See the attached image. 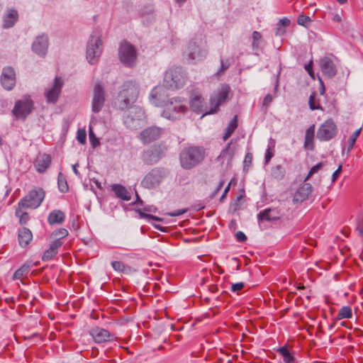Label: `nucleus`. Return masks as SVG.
<instances>
[{
  "instance_id": "f257e3e1",
  "label": "nucleus",
  "mask_w": 363,
  "mask_h": 363,
  "mask_svg": "<svg viewBox=\"0 0 363 363\" xmlns=\"http://www.w3.org/2000/svg\"><path fill=\"white\" fill-rule=\"evenodd\" d=\"M206 157V151L201 146H190L182 150L179 155V162L184 169H191L199 164Z\"/></svg>"
},
{
  "instance_id": "f03ea898",
  "label": "nucleus",
  "mask_w": 363,
  "mask_h": 363,
  "mask_svg": "<svg viewBox=\"0 0 363 363\" xmlns=\"http://www.w3.org/2000/svg\"><path fill=\"white\" fill-rule=\"evenodd\" d=\"M139 94V87L133 82H127L123 84V89L119 92L116 99V105L118 108L124 110L130 108Z\"/></svg>"
},
{
  "instance_id": "7ed1b4c3",
  "label": "nucleus",
  "mask_w": 363,
  "mask_h": 363,
  "mask_svg": "<svg viewBox=\"0 0 363 363\" xmlns=\"http://www.w3.org/2000/svg\"><path fill=\"white\" fill-rule=\"evenodd\" d=\"M183 55L190 62L202 61L208 55L206 43L201 38L196 37L191 39L186 44Z\"/></svg>"
},
{
  "instance_id": "20e7f679",
  "label": "nucleus",
  "mask_w": 363,
  "mask_h": 363,
  "mask_svg": "<svg viewBox=\"0 0 363 363\" xmlns=\"http://www.w3.org/2000/svg\"><path fill=\"white\" fill-rule=\"evenodd\" d=\"M187 110L188 107L184 99L179 97L172 98L166 103L162 116L169 120L180 119Z\"/></svg>"
},
{
  "instance_id": "39448f33",
  "label": "nucleus",
  "mask_w": 363,
  "mask_h": 363,
  "mask_svg": "<svg viewBox=\"0 0 363 363\" xmlns=\"http://www.w3.org/2000/svg\"><path fill=\"white\" fill-rule=\"evenodd\" d=\"M102 45L99 30H94L88 40L86 50V58L90 65H95L99 61L102 52Z\"/></svg>"
},
{
  "instance_id": "423d86ee",
  "label": "nucleus",
  "mask_w": 363,
  "mask_h": 363,
  "mask_svg": "<svg viewBox=\"0 0 363 363\" xmlns=\"http://www.w3.org/2000/svg\"><path fill=\"white\" fill-rule=\"evenodd\" d=\"M186 82V74L179 67L169 68L164 74V85L171 90L182 88Z\"/></svg>"
},
{
  "instance_id": "0eeeda50",
  "label": "nucleus",
  "mask_w": 363,
  "mask_h": 363,
  "mask_svg": "<svg viewBox=\"0 0 363 363\" xmlns=\"http://www.w3.org/2000/svg\"><path fill=\"white\" fill-rule=\"evenodd\" d=\"M137 50L130 43L127 41H124L121 43L118 56L120 61L128 67H133L136 65L137 61Z\"/></svg>"
},
{
  "instance_id": "6e6552de",
  "label": "nucleus",
  "mask_w": 363,
  "mask_h": 363,
  "mask_svg": "<svg viewBox=\"0 0 363 363\" xmlns=\"http://www.w3.org/2000/svg\"><path fill=\"white\" fill-rule=\"evenodd\" d=\"M34 102L30 96H25L23 99L16 101L12 113L17 119H26L34 110Z\"/></svg>"
},
{
  "instance_id": "1a4fd4ad",
  "label": "nucleus",
  "mask_w": 363,
  "mask_h": 363,
  "mask_svg": "<svg viewBox=\"0 0 363 363\" xmlns=\"http://www.w3.org/2000/svg\"><path fill=\"white\" fill-rule=\"evenodd\" d=\"M44 197L45 192L42 189L31 190L19 201L18 206L36 208L41 204Z\"/></svg>"
},
{
  "instance_id": "9d476101",
  "label": "nucleus",
  "mask_w": 363,
  "mask_h": 363,
  "mask_svg": "<svg viewBox=\"0 0 363 363\" xmlns=\"http://www.w3.org/2000/svg\"><path fill=\"white\" fill-rule=\"evenodd\" d=\"M230 90V86L228 84H222L218 88L211 96V108L206 114L216 113L218 110L219 106L226 101Z\"/></svg>"
},
{
  "instance_id": "9b49d317",
  "label": "nucleus",
  "mask_w": 363,
  "mask_h": 363,
  "mask_svg": "<svg viewBox=\"0 0 363 363\" xmlns=\"http://www.w3.org/2000/svg\"><path fill=\"white\" fill-rule=\"evenodd\" d=\"M106 101L105 89L100 82H96L93 88V96L91 100V111L99 113L104 106Z\"/></svg>"
},
{
  "instance_id": "f8f14e48",
  "label": "nucleus",
  "mask_w": 363,
  "mask_h": 363,
  "mask_svg": "<svg viewBox=\"0 0 363 363\" xmlns=\"http://www.w3.org/2000/svg\"><path fill=\"white\" fill-rule=\"evenodd\" d=\"M166 133L165 129L157 126H150L140 133L138 138L143 144H149L160 139Z\"/></svg>"
},
{
  "instance_id": "ddd939ff",
  "label": "nucleus",
  "mask_w": 363,
  "mask_h": 363,
  "mask_svg": "<svg viewBox=\"0 0 363 363\" xmlns=\"http://www.w3.org/2000/svg\"><path fill=\"white\" fill-rule=\"evenodd\" d=\"M144 118V111L139 106L131 107L124 116V123L130 129H137Z\"/></svg>"
},
{
  "instance_id": "4468645a",
  "label": "nucleus",
  "mask_w": 363,
  "mask_h": 363,
  "mask_svg": "<svg viewBox=\"0 0 363 363\" xmlns=\"http://www.w3.org/2000/svg\"><path fill=\"white\" fill-rule=\"evenodd\" d=\"M164 177L163 172L160 169H152L141 182V185L146 189H155L158 186Z\"/></svg>"
},
{
  "instance_id": "2eb2a0df",
  "label": "nucleus",
  "mask_w": 363,
  "mask_h": 363,
  "mask_svg": "<svg viewBox=\"0 0 363 363\" xmlns=\"http://www.w3.org/2000/svg\"><path fill=\"white\" fill-rule=\"evenodd\" d=\"M0 81L4 89L12 90L16 83V76L13 68L9 66L4 67Z\"/></svg>"
},
{
  "instance_id": "dca6fc26",
  "label": "nucleus",
  "mask_w": 363,
  "mask_h": 363,
  "mask_svg": "<svg viewBox=\"0 0 363 363\" xmlns=\"http://www.w3.org/2000/svg\"><path fill=\"white\" fill-rule=\"evenodd\" d=\"M336 135V125L331 120L326 121L320 125L317 133V138L320 140L327 141Z\"/></svg>"
},
{
  "instance_id": "f3484780",
  "label": "nucleus",
  "mask_w": 363,
  "mask_h": 363,
  "mask_svg": "<svg viewBox=\"0 0 363 363\" xmlns=\"http://www.w3.org/2000/svg\"><path fill=\"white\" fill-rule=\"evenodd\" d=\"M63 82L60 77L55 78L53 84L45 92V96L48 103L55 104L60 95Z\"/></svg>"
},
{
  "instance_id": "a211bd4d",
  "label": "nucleus",
  "mask_w": 363,
  "mask_h": 363,
  "mask_svg": "<svg viewBox=\"0 0 363 363\" xmlns=\"http://www.w3.org/2000/svg\"><path fill=\"white\" fill-rule=\"evenodd\" d=\"M49 45L48 37L46 34L38 35L32 44V50L39 56L44 57L47 54Z\"/></svg>"
},
{
  "instance_id": "6ab92c4d",
  "label": "nucleus",
  "mask_w": 363,
  "mask_h": 363,
  "mask_svg": "<svg viewBox=\"0 0 363 363\" xmlns=\"http://www.w3.org/2000/svg\"><path fill=\"white\" fill-rule=\"evenodd\" d=\"M165 150L166 147L164 146L159 145L158 147H154L144 152L143 155V160L145 163L150 164L156 163Z\"/></svg>"
},
{
  "instance_id": "aec40b11",
  "label": "nucleus",
  "mask_w": 363,
  "mask_h": 363,
  "mask_svg": "<svg viewBox=\"0 0 363 363\" xmlns=\"http://www.w3.org/2000/svg\"><path fill=\"white\" fill-rule=\"evenodd\" d=\"M320 67L323 74L329 79L334 77L337 73L335 65L329 57H323L320 60Z\"/></svg>"
},
{
  "instance_id": "412c9836",
  "label": "nucleus",
  "mask_w": 363,
  "mask_h": 363,
  "mask_svg": "<svg viewBox=\"0 0 363 363\" xmlns=\"http://www.w3.org/2000/svg\"><path fill=\"white\" fill-rule=\"evenodd\" d=\"M90 335L93 337L95 342L102 343L111 340L114 335L107 330L96 327L92 328Z\"/></svg>"
},
{
  "instance_id": "4be33fe9",
  "label": "nucleus",
  "mask_w": 363,
  "mask_h": 363,
  "mask_svg": "<svg viewBox=\"0 0 363 363\" xmlns=\"http://www.w3.org/2000/svg\"><path fill=\"white\" fill-rule=\"evenodd\" d=\"M311 191V185L309 183H304L295 192L293 198V201L294 203L303 202L308 197Z\"/></svg>"
},
{
  "instance_id": "5701e85b",
  "label": "nucleus",
  "mask_w": 363,
  "mask_h": 363,
  "mask_svg": "<svg viewBox=\"0 0 363 363\" xmlns=\"http://www.w3.org/2000/svg\"><path fill=\"white\" fill-rule=\"evenodd\" d=\"M282 213L278 208H267L261 211L257 216L258 220L272 221L279 219Z\"/></svg>"
},
{
  "instance_id": "b1692460",
  "label": "nucleus",
  "mask_w": 363,
  "mask_h": 363,
  "mask_svg": "<svg viewBox=\"0 0 363 363\" xmlns=\"http://www.w3.org/2000/svg\"><path fill=\"white\" fill-rule=\"evenodd\" d=\"M18 18V13L16 10L9 9L6 11L3 17L2 27L5 29L12 28Z\"/></svg>"
},
{
  "instance_id": "393cba45",
  "label": "nucleus",
  "mask_w": 363,
  "mask_h": 363,
  "mask_svg": "<svg viewBox=\"0 0 363 363\" xmlns=\"http://www.w3.org/2000/svg\"><path fill=\"white\" fill-rule=\"evenodd\" d=\"M63 245L62 240L55 239L50 245V247L45 251L42 256V260L44 262L52 259L58 252V249Z\"/></svg>"
},
{
  "instance_id": "a878e982",
  "label": "nucleus",
  "mask_w": 363,
  "mask_h": 363,
  "mask_svg": "<svg viewBox=\"0 0 363 363\" xmlns=\"http://www.w3.org/2000/svg\"><path fill=\"white\" fill-rule=\"evenodd\" d=\"M157 211V208L154 206H147L144 207L143 211L138 209L137 210V212L140 215V218L145 219L147 222L151 223L152 220L155 221H162V219L160 217L152 216L149 213H146L145 212H150V213H156Z\"/></svg>"
},
{
  "instance_id": "bb28decb",
  "label": "nucleus",
  "mask_w": 363,
  "mask_h": 363,
  "mask_svg": "<svg viewBox=\"0 0 363 363\" xmlns=\"http://www.w3.org/2000/svg\"><path fill=\"white\" fill-rule=\"evenodd\" d=\"M51 164V157L49 155L44 154L38 157L35 162L36 170L43 173L45 172Z\"/></svg>"
},
{
  "instance_id": "cd10ccee",
  "label": "nucleus",
  "mask_w": 363,
  "mask_h": 363,
  "mask_svg": "<svg viewBox=\"0 0 363 363\" xmlns=\"http://www.w3.org/2000/svg\"><path fill=\"white\" fill-rule=\"evenodd\" d=\"M111 190L118 198L126 201L130 200V194L124 186L115 184L111 186Z\"/></svg>"
},
{
  "instance_id": "c85d7f7f",
  "label": "nucleus",
  "mask_w": 363,
  "mask_h": 363,
  "mask_svg": "<svg viewBox=\"0 0 363 363\" xmlns=\"http://www.w3.org/2000/svg\"><path fill=\"white\" fill-rule=\"evenodd\" d=\"M32 240L33 235L28 228H23L18 230V242L21 247H26Z\"/></svg>"
},
{
  "instance_id": "c756f323",
  "label": "nucleus",
  "mask_w": 363,
  "mask_h": 363,
  "mask_svg": "<svg viewBox=\"0 0 363 363\" xmlns=\"http://www.w3.org/2000/svg\"><path fill=\"white\" fill-rule=\"evenodd\" d=\"M65 215L60 210H55L49 213L48 221L50 225L61 224L65 221Z\"/></svg>"
},
{
  "instance_id": "7c9ffc66",
  "label": "nucleus",
  "mask_w": 363,
  "mask_h": 363,
  "mask_svg": "<svg viewBox=\"0 0 363 363\" xmlns=\"http://www.w3.org/2000/svg\"><path fill=\"white\" fill-rule=\"evenodd\" d=\"M315 134V125H311L306 131L304 147L312 150L314 148L313 138Z\"/></svg>"
},
{
  "instance_id": "2f4dec72",
  "label": "nucleus",
  "mask_w": 363,
  "mask_h": 363,
  "mask_svg": "<svg viewBox=\"0 0 363 363\" xmlns=\"http://www.w3.org/2000/svg\"><path fill=\"white\" fill-rule=\"evenodd\" d=\"M190 107L194 112L201 113L203 107V98L200 95L193 96L191 99Z\"/></svg>"
},
{
  "instance_id": "473e14b6",
  "label": "nucleus",
  "mask_w": 363,
  "mask_h": 363,
  "mask_svg": "<svg viewBox=\"0 0 363 363\" xmlns=\"http://www.w3.org/2000/svg\"><path fill=\"white\" fill-rule=\"evenodd\" d=\"M290 24V20L287 18H281L277 23L275 35L281 36L286 33V28Z\"/></svg>"
},
{
  "instance_id": "72a5a7b5",
  "label": "nucleus",
  "mask_w": 363,
  "mask_h": 363,
  "mask_svg": "<svg viewBox=\"0 0 363 363\" xmlns=\"http://www.w3.org/2000/svg\"><path fill=\"white\" fill-rule=\"evenodd\" d=\"M238 127V121H237V116H235L230 121L228 125L227 126L225 129V132L223 135V140H228L231 135L233 133V132L235 130V129Z\"/></svg>"
},
{
  "instance_id": "f704fd0d",
  "label": "nucleus",
  "mask_w": 363,
  "mask_h": 363,
  "mask_svg": "<svg viewBox=\"0 0 363 363\" xmlns=\"http://www.w3.org/2000/svg\"><path fill=\"white\" fill-rule=\"evenodd\" d=\"M277 352L282 355L285 363H296L294 357L289 352L286 347H279Z\"/></svg>"
},
{
  "instance_id": "c9c22d12",
  "label": "nucleus",
  "mask_w": 363,
  "mask_h": 363,
  "mask_svg": "<svg viewBox=\"0 0 363 363\" xmlns=\"http://www.w3.org/2000/svg\"><path fill=\"white\" fill-rule=\"evenodd\" d=\"M232 141H230L226 147L222 150L220 155L217 157L218 160H220L221 157L228 155L230 159H232L235 153V147H231Z\"/></svg>"
},
{
  "instance_id": "e433bc0d",
  "label": "nucleus",
  "mask_w": 363,
  "mask_h": 363,
  "mask_svg": "<svg viewBox=\"0 0 363 363\" xmlns=\"http://www.w3.org/2000/svg\"><path fill=\"white\" fill-rule=\"evenodd\" d=\"M30 271V267L28 265H23L21 267H20L18 269H17L13 276V279H20L26 274H28Z\"/></svg>"
},
{
  "instance_id": "4c0bfd02",
  "label": "nucleus",
  "mask_w": 363,
  "mask_h": 363,
  "mask_svg": "<svg viewBox=\"0 0 363 363\" xmlns=\"http://www.w3.org/2000/svg\"><path fill=\"white\" fill-rule=\"evenodd\" d=\"M57 184H58L59 190L61 192L65 193L68 191L69 186H68L67 182L66 181L65 178L64 177L63 174L61 172H60L58 174Z\"/></svg>"
},
{
  "instance_id": "58836bf2",
  "label": "nucleus",
  "mask_w": 363,
  "mask_h": 363,
  "mask_svg": "<svg viewBox=\"0 0 363 363\" xmlns=\"http://www.w3.org/2000/svg\"><path fill=\"white\" fill-rule=\"evenodd\" d=\"M362 131V128H358L356 130L352 135L350 136L349 140H348V145H347V152H350L352 148L354 147V145L357 141V138L359 136Z\"/></svg>"
},
{
  "instance_id": "ea45409f",
  "label": "nucleus",
  "mask_w": 363,
  "mask_h": 363,
  "mask_svg": "<svg viewBox=\"0 0 363 363\" xmlns=\"http://www.w3.org/2000/svg\"><path fill=\"white\" fill-rule=\"evenodd\" d=\"M352 316V308L350 306H343L340 308L338 314L337 318L339 320L343 318H350Z\"/></svg>"
},
{
  "instance_id": "a19ab883",
  "label": "nucleus",
  "mask_w": 363,
  "mask_h": 363,
  "mask_svg": "<svg viewBox=\"0 0 363 363\" xmlns=\"http://www.w3.org/2000/svg\"><path fill=\"white\" fill-rule=\"evenodd\" d=\"M284 167L280 164L276 165L272 169V177L277 179H281L284 177Z\"/></svg>"
},
{
  "instance_id": "79ce46f5",
  "label": "nucleus",
  "mask_w": 363,
  "mask_h": 363,
  "mask_svg": "<svg viewBox=\"0 0 363 363\" xmlns=\"http://www.w3.org/2000/svg\"><path fill=\"white\" fill-rule=\"evenodd\" d=\"M22 207H19L16 211V215L19 217V221L21 224H26L28 220V214L26 212H22Z\"/></svg>"
},
{
  "instance_id": "37998d69",
  "label": "nucleus",
  "mask_w": 363,
  "mask_h": 363,
  "mask_svg": "<svg viewBox=\"0 0 363 363\" xmlns=\"http://www.w3.org/2000/svg\"><path fill=\"white\" fill-rule=\"evenodd\" d=\"M89 141L93 148H96L100 145L99 138L95 135L92 128L90 127L89 130Z\"/></svg>"
},
{
  "instance_id": "c03bdc74",
  "label": "nucleus",
  "mask_w": 363,
  "mask_h": 363,
  "mask_svg": "<svg viewBox=\"0 0 363 363\" xmlns=\"http://www.w3.org/2000/svg\"><path fill=\"white\" fill-rule=\"evenodd\" d=\"M311 19L306 15L301 14L298 17L297 23L298 25L304 27H308L311 24Z\"/></svg>"
},
{
  "instance_id": "a18cd8bd",
  "label": "nucleus",
  "mask_w": 363,
  "mask_h": 363,
  "mask_svg": "<svg viewBox=\"0 0 363 363\" xmlns=\"http://www.w3.org/2000/svg\"><path fill=\"white\" fill-rule=\"evenodd\" d=\"M52 235L57 238L56 239H60L62 240V239L68 235V231L65 228H60L54 231Z\"/></svg>"
},
{
  "instance_id": "49530a36",
  "label": "nucleus",
  "mask_w": 363,
  "mask_h": 363,
  "mask_svg": "<svg viewBox=\"0 0 363 363\" xmlns=\"http://www.w3.org/2000/svg\"><path fill=\"white\" fill-rule=\"evenodd\" d=\"M111 266L114 270L120 272H124L127 268L123 262H118V261L112 262Z\"/></svg>"
},
{
  "instance_id": "de8ad7c7",
  "label": "nucleus",
  "mask_w": 363,
  "mask_h": 363,
  "mask_svg": "<svg viewBox=\"0 0 363 363\" xmlns=\"http://www.w3.org/2000/svg\"><path fill=\"white\" fill-rule=\"evenodd\" d=\"M261 38H262V35H261L260 33H259L258 31H254L252 33V48L254 49L258 48Z\"/></svg>"
},
{
  "instance_id": "09e8293b",
  "label": "nucleus",
  "mask_w": 363,
  "mask_h": 363,
  "mask_svg": "<svg viewBox=\"0 0 363 363\" xmlns=\"http://www.w3.org/2000/svg\"><path fill=\"white\" fill-rule=\"evenodd\" d=\"M315 92H313L311 94V96L309 97V100H308L309 107L313 111L320 108V105L315 104Z\"/></svg>"
},
{
  "instance_id": "8fccbe9b",
  "label": "nucleus",
  "mask_w": 363,
  "mask_h": 363,
  "mask_svg": "<svg viewBox=\"0 0 363 363\" xmlns=\"http://www.w3.org/2000/svg\"><path fill=\"white\" fill-rule=\"evenodd\" d=\"M323 163L319 162L317 164L314 165L309 171L308 176L306 178V180L311 177L314 174L317 173L323 167Z\"/></svg>"
},
{
  "instance_id": "3c124183",
  "label": "nucleus",
  "mask_w": 363,
  "mask_h": 363,
  "mask_svg": "<svg viewBox=\"0 0 363 363\" xmlns=\"http://www.w3.org/2000/svg\"><path fill=\"white\" fill-rule=\"evenodd\" d=\"M157 93H158V89L157 87H155L150 93V100L151 103L155 106H158V102L156 101L157 97Z\"/></svg>"
},
{
  "instance_id": "603ef678",
  "label": "nucleus",
  "mask_w": 363,
  "mask_h": 363,
  "mask_svg": "<svg viewBox=\"0 0 363 363\" xmlns=\"http://www.w3.org/2000/svg\"><path fill=\"white\" fill-rule=\"evenodd\" d=\"M86 132L85 130H79L78 132H77V140L82 143V144H84L85 142H86Z\"/></svg>"
},
{
  "instance_id": "864d4df0",
  "label": "nucleus",
  "mask_w": 363,
  "mask_h": 363,
  "mask_svg": "<svg viewBox=\"0 0 363 363\" xmlns=\"http://www.w3.org/2000/svg\"><path fill=\"white\" fill-rule=\"evenodd\" d=\"M230 63L228 61L224 62L223 59H220V67L218 69L217 74H220L221 73L225 72L226 69H228Z\"/></svg>"
},
{
  "instance_id": "5fc2aeb1",
  "label": "nucleus",
  "mask_w": 363,
  "mask_h": 363,
  "mask_svg": "<svg viewBox=\"0 0 363 363\" xmlns=\"http://www.w3.org/2000/svg\"><path fill=\"white\" fill-rule=\"evenodd\" d=\"M305 69L308 72V74L310 75V77L315 79V74L313 71V62L311 61L308 64L305 65Z\"/></svg>"
},
{
  "instance_id": "6e6d98bb",
  "label": "nucleus",
  "mask_w": 363,
  "mask_h": 363,
  "mask_svg": "<svg viewBox=\"0 0 363 363\" xmlns=\"http://www.w3.org/2000/svg\"><path fill=\"white\" fill-rule=\"evenodd\" d=\"M274 150L267 149L264 156V162L267 164L269 162L272 157L274 156Z\"/></svg>"
},
{
  "instance_id": "4d7b16f0",
  "label": "nucleus",
  "mask_w": 363,
  "mask_h": 363,
  "mask_svg": "<svg viewBox=\"0 0 363 363\" xmlns=\"http://www.w3.org/2000/svg\"><path fill=\"white\" fill-rule=\"evenodd\" d=\"M244 286H245V284L243 282H238V283L233 284L231 286V291L233 292H237L238 291L242 290L243 289Z\"/></svg>"
},
{
  "instance_id": "13d9d810",
  "label": "nucleus",
  "mask_w": 363,
  "mask_h": 363,
  "mask_svg": "<svg viewBox=\"0 0 363 363\" xmlns=\"http://www.w3.org/2000/svg\"><path fill=\"white\" fill-rule=\"evenodd\" d=\"M272 101L273 96L270 94H268L264 98V100L262 101V106L264 107H267L269 106Z\"/></svg>"
},
{
  "instance_id": "bf43d9fd",
  "label": "nucleus",
  "mask_w": 363,
  "mask_h": 363,
  "mask_svg": "<svg viewBox=\"0 0 363 363\" xmlns=\"http://www.w3.org/2000/svg\"><path fill=\"white\" fill-rule=\"evenodd\" d=\"M252 154L250 152H247L245 155V160H244L245 167L246 166H250L252 164Z\"/></svg>"
},
{
  "instance_id": "052dcab7",
  "label": "nucleus",
  "mask_w": 363,
  "mask_h": 363,
  "mask_svg": "<svg viewBox=\"0 0 363 363\" xmlns=\"http://www.w3.org/2000/svg\"><path fill=\"white\" fill-rule=\"evenodd\" d=\"M235 237L237 240L239 242H245L247 240V236L242 231L237 232Z\"/></svg>"
},
{
  "instance_id": "680f3d73",
  "label": "nucleus",
  "mask_w": 363,
  "mask_h": 363,
  "mask_svg": "<svg viewBox=\"0 0 363 363\" xmlns=\"http://www.w3.org/2000/svg\"><path fill=\"white\" fill-rule=\"evenodd\" d=\"M187 211L186 209H179L177 211H175L174 212L168 213L167 215L170 216H179Z\"/></svg>"
},
{
  "instance_id": "e2e57ef3",
  "label": "nucleus",
  "mask_w": 363,
  "mask_h": 363,
  "mask_svg": "<svg viewBox=\"0 0 363 363\" xmlns=\"http://www.w3.org/2000/svg\"><path fill=\"white\" fill-rule=\"evenodd\" d=\"M341 171H342V166H339V167L337 168V170H335L334 172V173L333 174V176H332V182H335L337 177L340 176V173H341Z\"/></svg>"
},
{
  "instance_id": "0e129e2a",
  "label": "nucleus",
  "mask_w": 363,
  "mask_h": 363,
  "mask_svg": "<svg viewBox=\"0 0 363 363\" xmlns=\"http://www.w3.org/2000/svg\"><path fill=\"white\" fill-rule=\"evenodd\" d=\"M318 81L320 82V88H319L320 94L324 95V94L325 92V88L324 83H323V80L320 79V77H318Z\"/></svg>"
},
{
  "instance_id": "69168bd1",
  "label": "nucleus",
  "mask_w": 363,
  "mask_h": 363,
  "mask_svg": "<svg viewBox=\"0 0 363 363\" xmlns=\"http://www.w3.org/2000/svg\"><path fill=\"white\" fill-rule=\"evenodd\" d=\"M223 184H224V182L223 181H221L218 185L217 186L216 189H215V191H213L211 197H214L215 195L220 190V189L223 187Z\"/></svg>"
},
{
  "instance_id": "338daca9",
  "label": "nucleus",
  "mask_w": 363,
  "mask_h": 363,
  "mask_svg": "<svg viewBox=\"0 0 363 363\" xmlns=\"http://www.w3.org/2000/svg\"><path fill=\"white\" fill-rule=\"evenodd\" d=\"M275 140L272 138H269L268 141L267 149L274 150Z\"/></svg>"
},
{
  "instance_id": "774afa93",
  "label": "nucleus",
  "mask_w": 363,
  "mask_h": 363,
  "mask_svg": "<svg viewBox=\"0 0 363 363\" xmlns=\"http://www.w3.org/2000/svg\"><path fill=\"white\" fill-rule=\"evenodd\" d=\"M78 165H79L78 163H76V164H73L72 165V169H73V172L75 174V175L77 176V177H79L80 176V173H79V172L78 171V169L77 168Z\"/></svg>"
}]
</instances>
